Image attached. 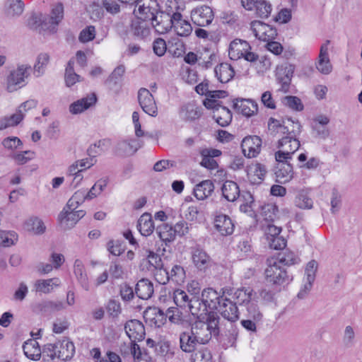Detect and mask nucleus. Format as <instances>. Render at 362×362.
<instances>
[{"instance_id":"f257e3e1","label":"nucleus","mask_w":362,"mask_h":362,"mask_svg":"<svg viewBox=\"0 0 362 362\" xmlns=\"http://www.w3.org/2000/svg\"><path fill=\"white\" fill-rule=\"evenodd\" d=\"M267 267L264 271L267 282L273 284L281 286L288 284L293 281V276L288 274L286 269L281 265H279L274 257L267 259Z\"/></svg>"},{"instance_id":"f03ea898","label":"nucleus","mask_w":362,"mask_h":362,"mask_svg":"<svg viewBox=\"0 0 362 362\" xmlns=\"http://www.w3.org/2000/svg\"><path fill=\"white\" fill-rule=\"evenodd\" d=\"M203 105L206 109L212 110V118L221 127L228 126L232 121V113L230 110L221 105V102L213 100H204Z\"/></svg>"},{"instance_id":"7ed1b4c3","label":"nucleus","mask_w":362,"mask_h":362,"mask_svg":"<svg viewBox=\"0 0 362 362\" xmlns=\"http://www.w3.org/2000/svg\"><path fill=\"white\" fill-rule=\"evenodd\" d=\"M223 293L231 296L235 304L243 308L259 298L257 293L251 287H242L235 291L233 288H223Z\"/></svg>"},{"instance_id":"20e7f679","label":"nucleus","mask_w":362,"mask_h":362,"mask_svg":"<svg viewBox=\"0 0 362 362\" xmlns=\"http://www.w3.org/2000/svg\"><path fill=\"white\" fill-rule=\"evenodd\" d=\"M192 263L194 267L201 272H206L213 264L211 257L199 244H196L191 247Z\"/></svg>"},{"instance_id":"39448f33","label":"nucleus","mask_w":362,"mask_h":362,"mask_svg":"<svg viewBox=\"0 0 362 362\" xmlns=\"http://www.w3.org/2000/svg\"><path fill=\"white\" fill-rule=\"evenodd\" d=\"M228 296V295H225L221 299L215 310H218L224 319L230 322H235L239 319L238 308L235 303Z\"/></svg>"},{"instance_id":"423d86ee","label":"nucleus","mask_w":362,"mask_h":362,"mask_svg":"<svg viewBox=\"0 0 362 362\" xmlns=\"http://www.w3.org/2000/svg\"><path fill=\"white\" fill-rule=\"evenodd\" d=\"M160 11V6L156 0H148V2L139 5L136 11V18L151 24L152 21H156V16Z\"/></svg>"},{"instance_id":"0eeeda50","label":"nucleus","mask_w":362,"mask_h":362,"mask_svg":"<svg viewBox=\"0 0 362 362\" xmlns=\"http://www.w3.org/2000/svg\"><path fill=\"white\" fill-rule=\"evenodd\" d=\"M251 29L257 38L264 42L275 40L278 35L276 28L260 21H252Z\"/></svg>"},{"instance_id":"6e6552de","label":"nucleus","mask_w":362,"mask_h":362,"mask_svg":"<svg viewBox=\"0 0 362 362\" xmlns=\"http://www.w3.org/2000/svg\"><path fill=\"white\" fill-rule=\"evenodd\" d=\"M138 100L143 111L147 115L156 117L158 115V107L153 95L150 91L141 88L138 92Z\"/></svg>"},{"instance_id":"1a4fd4ad","label":"nucleus","mask_w":362,"mask_h":362,"mask_svg":"<svg viewBox=\"0 0 362 362\" xmlns=\"http://www.w3.org/2000/svg\"><path fill=\"white\" fill-rule=\"evenodd\" d=\"M30 66H19L16 70L10 72L7 77V89L9 92L15 91L18 88L24 86V78L28 76V70Z\"/></svg>"},{"instance_id":"9d476101","label":"nucleus","mask_w":362,"mask_h":362,"mask_svg":"<svg viewBox=\"0 0 362 362\" xmlns=\"http://www.w3.org/2000/svg\"><path fill=\"white\" fill-rule=\"evenodd\" d=\"M262 139L259 136H247L241 143V148L245 157L249 158H255L261 151Z\"/></svg>"},{"instance_id":"9b49d317","label":"nucleus","mask_w":362,"mask_h":362,"mask_svg":"<svg viewBox=\"0 0 362 362\" xmlns=\"http://www.w3.org/2000/svg\"><path fill=\"white\" fill-rule=\"evenodd\" d=\"M191 18L197 25L205 27L211 23L214 19V12L211 7L202 6L192 11Z\"/></svg>"},{"instance_id":"f8f14e48","label":"nucleus","mask_w":362,"mask_h":362,"mask_svg":"<svg viewBox=\"0 0 362 362\" xmlns=\"http://www.w3.org/2000/svg\"><path fill=\"white\" fill-rule=\"evenodd\" d=\"M233 108L246 117H250L258 112L257 103L251 99L235 98L233 100Z\"/></svg>"},{"instance_id":"ddd939ff","label":"nucleus","mask_w":362,"mask_h":362,"mask_svg":"<svg viewBox=\"0 0 362 362\" xmlns=\"http://www.w3.org/2000/svg\"><path fill=\"white\" fill-rule=\"evenodd\" d=\"M286 120L288 124H286V126H288V132H284V134H286V136L280 139V146H283L284 143L292 144L293 140H294L298 144V148H299L300 141L297 136L302 132V126L298 120H293L291 118H287Z\"/></svg>"},{"instance_id":"4468645a","label":"nucleus","mask_w":362,"mask_h":362,"mask_svg":"<svg viewBox=\"0 0 362 362\" xmlns=\"http://www.w3.org/2000/svg\"><path fill=\"white\" fill-rule=\"evenodd\" d=\"M294 71L295 66L293 64H287L278 69L276 76L278 83L281 85L279 90L284 93L289 92V87Z\"/></svg>"},{"instance_id":"2eb2a0df","label":"nucleus","mask_w":362,"mask_h":362,"mask_svg":"<svg viewBox=\"0 0 362 362\" xmlns=\"http://www.w3.org/2000/svg\"><path fill=\"white\" fill-rule=\"evenodd\" d=\"M223 291V288H222ZM226 293H222V295L219 294L216 290L212 288H204L202 292L201 297L204 302V310H215L218 306V303L221 301V299L224 297Z\"/></svg>"},{"instance_id":"dca6fc26","label":"nucleus","mask_w":362,"mask_h":362,"mask_svg":"<svg viewBox=\"0 0 362 362\" xmlns=\"http://www.w3.org/2000/svg\"><path fill=\"white\" fill-rule=\"evenodd\" d=\"M126 334L132 341H142L145 337L144 325L138 320H131L124 325Z\"/></svg>"},{"instance_id":"f3484780","label":"nucleus","mask_w":362,"mask_h":362,"mask_svg":"<svg viewBox=\"0 0 362 362\" xmlns=\"http://www.w3.org/2000/svg\"><path fill=\"white\" fill-rule=\"evenodd\" d=\"M274 175L276 182L286 184L293 178V165L289 163H276L274 168Z\"/></svg>"},{"instance_id":"a211bd4d","label":"nucleus","mask_w":362,"mask_h":362,"mask_svg":"<svg viewBox=\"0 0 362 362\" xmlns=\"http://www.w3.org/2000/svg\"><path fill=\"white\" fill-rule=\"evenodd\" d=\"M214 227L221 235H229L233 233L235 225L228 216L220 214L214 218Z\"/></svg>"},{"instance_id":"6ab92c4d","label":"nucleus","mask_w":362,"mask_h":362,"mask_svg":"<svg viewBox=\"0 0 362 362\" xmlns=\"http://www.w3.org/2000/svg\"><path fill=\"white\" fill-rule=\"evenodd\" d=\"M130 32L135 38L145 40L151 33L150 23L136 18L132 21Z\"/></svg>"},{"instance_id":"aec40b11","label":"nucleus","mask_w":362,"mask_h":362,"mask_svg":"<svg viewBox=\"0 0 362 362\" xmlns=\"http://www.w3.org/2000/svg\"><path fill=\"white\" fill-rule=\"evenodd\" d=\"M239 329L233 322L229 323L224 334H219V339H217L222 345L223 347L227 349L235 345Z\"/></svg>"},{"instance_id":"412c9836","label":"nucleus","mask_w":362,"mask_h":362,"mask_svg":"<svg viewBox=\"0 0 362 362\" xmlns=\"http://www.w3.org/2000/svg\"><path fill=\"white\" fill-rule=\"evenodd\" d=\"M155 29L156 32L160 34L168 33L173 28L170 15L168 13L160 11L156 16V21H152L150 24Z\"/></svg>"},{"instance_id":"4be33fe9","label":"nucleus","mask_w":362,"mask_h":362,"mask_svg":"<svg viewBox=\"0 0 362 362\" xmlns=\"http://www.w3.org/2000/svg\"><path fill=\"white\" fill-rule=\"evenodd\" d=\"M204 322L210 336L216 340L218 339L221 332V317L218 313L214 311L208 312L206 315V321Z\"/></svg>"},{"instance_id":"5701e85b","label":"nucleus","mask_w":362,"mask_h":362,"mask_svg":"<svg viewBox=\"0 0 362 362\" xmlns=\"http://www.w3.org/2000/svg\"><path fill=\"white\" fill-rule=\"evenodd\" d=\"M277 148H279L275 153V160L277 163H288V160L291 159V155L299 148L298 144L294 140H293L292 144H289V146H286V144L284 143L283 146H280V139L278 141Z\"/></svg>"},{"instance_id":"b1692460","label":"nucleus","mask_w":362,"mask_h":362,"mask_svg":"<svg viewBox=\"0 0 362 362\" xmlns=\"http://www.w3.org/2000/svg\"><path fill=\"white\" fill-rule=\"evenodd\" d=\"M329 42V40H327L325 44L321 45L319 59L316 65L317 69L323 74H329L332 69L328 54V44Z\"/></svg>"},{"instance_id":"393cba45","label":"nucleus","mask_w":362,"mask_h":362,"mask_svg":"<svg viewBox=\"0 0 362 362\" xmlns=\"http://www.w3.org/2000/svg\"><path fill=\"white\" fill-rule=\"evenodd\" d=\"M191 334L194 335L199 344H207L212 338L208 332L204 322L196 320L191 326Z\"/></svg>"},{"instance_id":"a878e982","label":"nucleus","mask_w":362,"mask_h":362,"mask_svg":"<svg viewBox=\"0 0 362 362\" xmlns=\"http://www.w3.org/2000/svg\"><path fill=\"white\" fill-rule=\"evenodd\" d=\"M214 184L211 180H205L197 184L193 189V194L198 200H205L214 191Z\"/></svg>"},{"instance_id":"bb28decb","label":"nucleus","mask_w":362,"mask_h":362,"mask_svg":"<svg viewBox=\"0 0 362 362\" xmlns=\"http://www.w3.org/2000/svg\"><path fill=\"white\" fill-rule=\"evenodd\" d=\"M55 348L58 349L57 358L64 361L70 360L75 354L74 343L67 339L56 342Z\"/></svg>"},{"instance_id":"cd10ccee","label":"nucleus","mask_w":362,"mask_h":362,"mask_svg":"<svg viewBox=\"0 0 362 362\" xmlns=\"http://www.w3.org/2000/svg\"><path fill=\"white\" fill-rule=\"evenodd\" d=\"M248 49H251V47L247 41L235 39L229 45L228 54L231 59L235 60L243 58L240 54H245Z\"/></svg>"},{"instance_id":"c85d7f7f","label":"nucleus","mask_w":362,"mask_h":362,"mask_svg":"<svg viewBox=\"0 0 362 362\" xmlns=\"http://www.w3.org/2000/svg\"><path fill=\"white\" fill-rule=\"evenodd\" d=\"M165 274V280L159 282L162 284H165L170 280L177 284H182L184 283L186 274L184 268L180 266L175 264L174 265L170 272H168L166 269H163Z\"/></svg>"},{"instance_id":"c756f323","label":"nucleus","mask_w":362,"mask_h":362,"mask_svg":"<svg viewBox=\"0 0 362 362\" xmlns=\"http://www.w3.org/2000/svg\"><path fill=\"white\" fill-rule=\"evenodd\" d=\"M214 74L221 83H226L233 78L235 70L230 64L224 62L215 67Z\"/></svg>"},{"instance_id":"7c9ffc66","label":"nucleus","mask_w":362,"mask_h":362,"mask_svg":"<svg viewBox=\"0 0 362 362\" xmlns=\"http://www.w3.org/2000/svg\"><path fill=\"white\" fill-rule=\"evenodd\" d=\"M97 101L96 95L93 93L90 96L78 100L69 105V112L74 115L81 113L93 105Z\"/></svg>"},{"instance_id":"2f4dec72","label":"nucleus","mask_w":362,"mask_h":362,"mask_svg":"<svg viewBox=\"0 0 362 362\" xmlns=\"http://www.w3.org/2000/svg\"><path fill=\"white\" fill-rule=\"evenodd\" d=\"M136 296L142 300H148L153 294V284L147 279H141L135 286Z\"/></svg>"},{"instance_id":"473e14b6","label":"nucleus","mask_w":362,"mask_h":362,"mask_svg":"<svg viewBox=\"0 0 362 362\" xmlns=\"http://www.w3.org/2000/svg\"><path fill=\"white\" fill-rule=\"evenodd\" d=\"M199 344L195 337L191 334V331L182 332L180 334V347L185 353L193 352Z\"/></svg>"},{"instance_id":"72a5a7b5","label":"nucleus","mask_w":362,"mask_h":362,"mask_svg":"<svg viewBox=\"0 0 362 362\" xmlns=\"http://www.w3.org/2000/svg\"><path fill=\"white\" fill-rule=\"evenodd\" d=\"M222 195L228 202H235L240 197V190L238 184L232 180L224 182L222 187Z\"/></svg>"},{"instance_id":"f704fd0d","label":"nucleus","mask_w":362,"mask_h":362,"mask_svg":"<svg viewBox=\"0 0 362 362\" xmlns=\"http://www.w3.org/2000/svg\"><path fill=\"white\" fill-rule=\"evenodd\" d=\"M137 229L143 236H148L155 229L152 216L148 213L143 214L138 220Z\"/></svg>"},{"instance_id":"c9c22d12","label":"nucleus","mask_w":362,"mask_h":362,"mask_svg":"<svg viewBox=\"0 0 362 362\" xmlns=\"http://www.w3.org/2000/svg\"><path fill=\"white\" fill-rule=\"evenodd\" d=\"M135 140L122 141L117 143L115 148V153L122 157L133 155L137 150Z\"/></svg>"},{"instance_id":"e433bc0d","label":"nucleus","mask_w":362,"mask_h":362,"mask_svg":"<svg viewBox=\"0 0 362 362\" xmlns=\"http://www.w3.org/2000/svg\"><path fill=\"white\" fill-rule=\"evenodd\" d=\"M124 73L125 66L124 65L117 66L105 81V84L107 85L110 89H119L121 87L122 77Z\"/></svg>"},{"instance_id":"4c0bfd02","label":"nucleus","mask_w":362,"mask_h":362,"mask_svg":"<svg viewBox=\"0 0 362 362\" xmlns=\"http://www.w3.org/2000/svg\"><path fill=\"white\" fill-rule=\"evenodd\" d=\"M243 315L245 318L252 320H263V313L257 303V300L249 303L246 306L242 308Z\"/></svg>"},{"instance_id":"58836bf2","label":"nucleus","mask_w":362,"mask_h":362,"mask_svg":"<svg viewBox=\"0 0 362 362\" xmlns=\"http://www.w3.org/2000/svg\"><path fill=\"white\" fill-rule=\"evenodd\" d=\"M60 284L61 281L59 278H52L37 280L35 286L37 292L49 293L52 291L54 287H58Z\"/></svg>"},{"instance_id":"ea45409f","label":"nucleus","mask_w":362,"mask_h":362,"mask_svg":"<svg viewBox=\"0 0 362 362\" xmlns=\"http://www.w3.org/2000/svg\"><path fill=\"white\" fill-rule=\"evenodd\" d=\"M181 113L183 115V119L186 121L197 119L202 115L201 108L192 103L183 105L181 108Z\"/></svg>"},{"instance_id":"a19ab883","label":"nucleus","mask_w":362,"mask_h":362,"mask_svg":"<svg viewBox=\"0 0 362 362\" xmlns=\"http://www.w3.org/2000/svg\"><path fill=\"white\" fill-rule=\"evenodd\" d=\"M74 268V274L78 283L84 290L88 291L90 288L89 281L82 262L80 259H76Z\"/></svg>"},{"instance_id":"79ce46f5","label":"nucleus","mask_w":362,"mask_h":362,"mask_svg":"<svg viewBox=\"0 0 362 362\" xmlns=\"http://www.w3.org/2000/svg\"><path fill=\"white\" fill-rule=\"evenodd\" d=\"M156 233L159 238L165 243V245L172 243L175 239V232L173 226L168 223H162L156 228Z\"/></svg>"},{"instance_id":"37998d69","label":"nucleus","mask_w":362,"mask_h":362,"mask_svg":"<svg viewBox=\"0 0 362 362\" xmlns=\"http://www.w3.org/2000/svg\"><path fill=\"white\" fill-rule=\"evenodd\" d=\"M276 262L279 265L283 266H291L297 264L300 262V258L293 252L289 250H285L279 254L276 258Z\"/></svg>"},{"instance_id":"c03bdc74","label":"nucleus","mask_w":362,"mask_h":362,"mask_svg":"<svg viewBox=\"0 0 362 362\" xmlns=\"http://www.w3.org/2000/svg\"><path fill=\"white\" fill-rule=\"evenodd\" d=\"M83 194L81 192H76L74 194V196L68 201L66 206L63 208L62 211L60 212L58 216V220L60 223H63V221H64L65 216L68 214L72 213L74 211V209L79 204V202L76 201V199Z\"/></svg>"},{"instance_id":"a18cd8bd","label":"nucleus","mask_w":362,"mask_h":362,"mask_svg":"<svg viewBox=\"0 0 362 362\" xmlns=\"http://www.w3.org/2000/svg\"><path fill=\"white\" fill-rule=\"evenodd\" d=\"M278 206L274 203H267L261 206V215L267 222H274L278 217Z\"/></svg>"},{"instance_id":"49530a36","label":"nucleus","mask_w":362,"mask_h":362,"mask_svg":"<svg viewBox=\"0 0 362 362\" xmlns=\"http://www.w3.org/2000/svg\"><path fill=\"white\" fill-rule=\"evenodd\" d=\"M24 113L22 110H18L10 117H5L0 119V130L6 129L8 127L18 125L23 119Z\"/></svg>"},{"instance_id":"de8ad7c7","label":"nucleus","mask_w":362,"mask_h":362,"mask_svg":"<svg viewBox=\"0 0 362 362\" xmlns=\"http://www.w3.org/2000/svg\"><path fill=\"white\" fill-rule=\"evenodd\" d=\"M38 308L43 313H54L64 309L65 305L62 301L45 300L40 303Z\"/></svg>"},{"instance_id":"09e8293b","label":"nucleus","mask_w":362,"mask_h":362,"mask_svg":"<svg viewBox=\"0 0 362 362\" xmlns=\"http://www.w3.org/2000/svg\"><path fill=\"white\" fill-rule=\"evenodd\" d=\"M173 301L177 306L183 309H187L188 308L190 298L185 291L181 289H176L173 293Z\"/></svg>"},{"instance_id":"8fccbe9b","label":"nucleus","mask_w":362,"mask_h":362,"mask_svg":"<svg viewBox=\"0 0 362 362\" xmlns=\"http://www.w3.org/2000/svg\"><path fill=\"white\" fill-rule=\"evenodd\" d=\"M286 121L283 120L281 124L279 120L270 117L268 121V129L272 136H276L278 133L284 134V132H288V126H286Z\"/></svg>"},{"instance_id":"3c124183","label":"nucleus","mask_w":362,"mask_h":362,"mask_svg":"<svg viewBox=\"0 0 362 362\" xmlns=\"http://www.w3.org/2000/svg\"><path fill=\"white\" fill-rule=\"evenodd\" d=\"M187 309L193 315H198L200 312L208 313V310H204V302L202 300V298L201 297V298H199L195 296L190 298L189 304Z\"/></svg>"},{"instance_id":"603ef678","label":"nucleus","mask_w":362,"mask_h":362,"mask_svg":"<svg viewBox=\"0 0 362 362\" xmlns=\"http://www.w3.org/2000/svg\"><path fill=\"white\" fill-rule=\"evenodd\" d=\"M295 205L300 209H310L313 207V200L306 192L300 191L296 195L294 201Z\"/></svg>"},{"instance_id":"864d4df0","label":"nucleus","mask_w":362,"mask_h":362,"mask_svg":"<svg viewBox=\"0 0 362 362\" xmlns=\"http://www.w3.org/2000/svg\"><path fill=\"white\" fill-rule=\"evenodd\" d=\"M156 351L158 355L165 357L167 359L172 358L174 351L171 349V344L168 341H160L158 343Z\"/></svg>"},{"instance_id":"5fc2aeb1","label":"nucleus","mask_w":362,"mask_h":362,"mask_svg":"<svg viewBox=\"0 0 362 362\" xmlns=\"http://www.w3.org/2000/svg\"><path fill=\"white\" fill-rule=\"evenodd\" d=\"M282 103L284 105L287 106L293 110L302 111L304 108V105L301 100L297 96H285L282 99Z\"/></svg>"},{"instance_id":"6e6d98bb","label":"nucleus","mask_w":362,"mask_h":362,"mask_svg":"<svg viewBox=\"0 0 362 362\" xmlns=\"http://www.w3.org/2000/svg\"><path fill=\"white\" fill-rule=\"evenodd\" d=\"M255 9L257 16L267 18L270 16L272 7L269 2L265 0H259L255 6Z\"/></svg>"},{"instance_id":"4d7b16f0","label":"nucleus","mask_w":362,"mask_h":362,"mask_svg":"<svg viewBox=\"0 0 362 362\" xmlns=\"http://www.w3.org/2000/svg\"><path fill=\"white\" fill-rule=\"evenodd\" d=\"M35 152L32 151H24L20 153H13L11 156V158L18 165H24L35 158Z\"/></svg>"},{"instance_id":"13d9d810","label":"nucleus","mask_w":362,"mask_h":362,"mask_svg":"<svg viewBox=\"0 0 362 362\" xmlns=\"http://www.w3.org/2000/svg\"><path fill=\"white\" fill-rule=\"evenodd\" d=\"M119 295L124 302H129L135 297V289L129 284L122 283L119 286Z\"/></svg>"},{"instance_id":"bf43d9fd","label":"nucleus","mask_w":362,"mask_h":362,"mask_svg":"<svg viewBox=\"0 0 362 362\" xmlns=\"http://www.w3.org/2000/svg\"><path fill=\"white\" fill-rule=\"evenodd\" d=\"M8 14L11 16H19L24 10V3L21 0H8Z\"/></svg>"},{"instance_id":"052dcab7","label":"nucleus","mask_w":362,"mask_h":362,"mask_svg":"<svg viewBox=\"0 0 362 362\" xmlns=\"http://www.w3.org/2000/svg\"><path fill=\"white\" fill-rule=\"evenodd\" d=\"M49 61V56L47 53H41L37 58V62L34 65L35 71L38 72L37 76L42 75L45 71V68Z\"/></svg>"},{"instance_id":"680f3d73","label":"nucleus","mask_w":362,"mask_h":362,"mask_svg":"<svg viewBox=\"0 0 362 362\" xmlns=\"http://www.w3.org/2000/svg\"><path fill=\"white\" fill-rule=\"evenodd\" d=\"M64 17V6L62 3L57 4L52 10L49 22L58 25Z\"/></svg>"},{"instance_id":"e2e57ef3","label":"nucleus","mask_w":362,"mask_h":362,"mask_svg":"<svg viewBox=\"0 0 362 362\" xmlns=\"http://www.w3.org/2000/svg\"><path fill=\"white\" fill-rule=\"evenodd\" d=\"M262 320L244 318L240 320L241 326L250 334H256L257 326L262 323Z\"/></svg>"},{"instance_id":"0e129e2a","label":"nucleus","mask_w":362,"mask_h":362,"mask_svg":"<svg viewBox=\"0 0 362 362\" xmlns=\"http://www.w3.org/2000/svg\"><path fill=\"white\" fill-rule=\"evenodd\" d=\"M23 350L26 357L31 360L38 361L41 357V349L31 346V345L28 344H23Z\"/></svg>"},{"instance_id":"69168bd1","label":"nucleus","mask_w":362,"mask_h":362,"mask_svg":"<svg viewBox=\"0 0 362 362\" xmlns=\"http://www.w3.org/2000/svg\"><path fill=\"white\" fill-rule=\"evenodd\" d=\"M95 37V28L93 25H89L83 29L78 36V40L81 42H88L93 40Z\"/></svg>"},{"instance_id":"338daca9","label":"nucleus","mask_w":362,"mask_h":362,"mask_svg":"<svg viewBox=\"0 0 362 362\" xmlns=\"http://www.w3.org/2000/svg\"><path fill=\"white\" fill-rule=\"evenodd\" d=\"M318 264L316 260H310L306 265L305 269V279L315 281Z\"/></svg>"},{"instance_id":"774afa93","label":"nucleus","mask_w":362,"mask_h":362,"mask_svg":"<svg viewBox=\"0 0 362 362\" xmlns=\"http://www.w3.org/2000/svg\"><path fill=\"white\" fill-rule=\"evenodd\" d=\"M194 362H212V355L208 349L199 350L193 357Z\"/></svg>"}]
</instances>
